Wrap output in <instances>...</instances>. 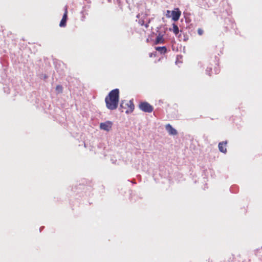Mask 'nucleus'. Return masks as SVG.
<instances>
[{
    "label": "nucleus",
    "instance_id": "0eeeda50",
    "mask_svg": "<svg viewBox=\"0 0 262 262\" xmlns=\"http://www.w3.org/2000/svg\"><path fill=\"white\" fill-rule=\"evenodd\" d=\"M177 11H172L171 12V16H172V19L174 21H177L180 18L181 14V12L179 11V9H177Z\"/></svg>",
    "mask_w": 262,
    "mask_h": 262
},
{
    "label": "nucleus",
    "instance_id": "7ed1b4c3",
    "mask_svg": "<svg viewBox=\"0 0 262 262\" xmlns=\"http://www.w3.org/2000/svg\"><path fill=\"white\" fill-rule=\"evenodd\" d=\"M139 107L141 111L146 113H151L154 110L153 106L147 102H141Z\"/></svg>",
    "mask_w": 262,
    "mask_h": 262
},
{
    "label": "nucleus",
    "instance_id": "39448f33",
    "mask_svg": "<svg viewBox=\"0 0 262 262\" xmlns=\"http://www.w3.org/2000/svg\"><path fill=\"white\" fill-rule=\"evenodd\" d=\"M68 19V8L67 6L65 7L64 13L62 18L60 22L59 26L60 27H64L66 26V23Z\"/></svg>",
    "mask_w": 262,
    "mask_h": 262
},
{
    "label": "nucleus",
    "instance_id": "ddd939ff",
    "mask_svg": "<svg viewBox=\"0 0 262 262\" xmlns=\"http://www.w3.org/2000/svg\"><path fill=\"white\" fill-rule=\"evenodd\" d=\"M198 33L199 35H202L204 33V31L201 28H199L198 29Z\"/></svg>",
    "mask_w": 262,
    "mask_h": 262
},
{
    "label": "nucleus",
    "instance_id": "423d86ee",
    "mask_svg": "<svg viewBox=\"0 0 262 262\" xmlns=\"http://www.w3.org/2000/svg\"><path fill=\"white\" fill-rule=\"evenodd\" d=\"M165 128L169 135H176L178 134L176 129L173 128L172 126L169 124H168L165 126Z\"/></svg>",
    "mask_w": 262,
    "mask_h": 262
},
{
    "label": "nucleus",
    "instance_id": "f03ea898",
    "mask_svg": "<svg viewBox=\"0 0 262 262\" xmlns=\"http://www.w3.org/2000/svg\"><path fill=\"white\" fill-rule=\"evenodd\" d=\"M121 112H124L126 114L132 113L134 110V104L131 100L122 101L120 104Z\"/></svg>",
    "mask_w": 262,
    "mask_h": 262
},
{
    "label": "nucleus",
    "instance_id": "f8f14e48",
    "mask_svg": "<svg viewBox=\"0 0 262 262\" xmlns=\"http://www.w3.org/2000/svg\"><path fill=\"white\" fill-rule=\"evenodd\" d=\"M56 90L59 93H61L63 91L62 86L60 85H58L56 87Z\"/></svg>",
    "mask_w": 262,
    "mask_h": 262
},
{
    "label": "nucleus",
    "instance_id": "f257e3e1",
    "mask_svg": "<svg viewBox=\"0 0 262 262\" xmlns=\"http://www.w3.org/2000/svg\"><path fill=\"white\" fill-rule=\"evenodd\" d=\"M119 90L116 89L112 90L105 98L106 107L110 110H116L118 105Z\"/></svg>",
    "mask_w": 262,
    "mask_h": 262
},
{
    "label": "nucleus",
    "instance_id": "9d476101",
    "mask_svg": "<svg viewBox=\"0 0 262 262\" xmlns=\"http://www.w3.org/2000/svg\"><path fill=\"white\" fill-rule=\"evenodd\" d=\"M156 49L161 53H165L167 51V49L165 47H156Z\"/></svg>",
    "mask_w": 262,
    "mask_h": 262
},
{
    "label": "nucleus",
    "instance_id": "6e6552de",
    "mask_svg": "<svg viewBox=\"0 0 262 262\" xmlns=\"http://www.w3.org/2000/svg\"><path fill=\"white\" fill-rule=\"evenodd\" d=\"M227 144V141H223V142L219 143V149L221 152L224 153V154L226 153V152H227V149H226Z\"/></svg>",
    "mask_w": 262,
    "mask_h": 262
},
{
    "label": "nucleus",
    "instance_id": "9b49d317",
    "mask_svg": "<svg viewBox=\"0 0 262 262\" xmlns=\"http://www.w3.org/2000/svg\"><path fill=\"white\" fill-rule=\"evenodd\" d=\"M173 32L176 34L177 35L179 32V30L178 27L174 24H173Z\"/></svg>",
    "mask_w": 262,
    "mask_h": 262
},
{
    "label": "nucleus",
    "instance_id": "20e7f679",
    "mask_svg": "<svg viewBox=\"0 0 262 262\" xmlns=\"http://www.w3.org/2000/svg\"><path fill=\"white\" fill-rule=\"evenodd\" d=\"M113 125V123L111 121H107L105 122L101 123L100 124V128L101 129L106 130V131H110Z\"/></svg>",
    "mask_w": 262,
    "mask_h": 262
},
{
    "label": "nucleus",
    "instance_id": "4468645a",
    "mask_svg": "<svg viewBox=\"0 0 262 262\" xmlns=\"http://www.w3.org/2000/svg\"><path fill=\"white\" fill-rule=\"evenodd\" d=\"M171 12L169 10H167L166 13V17L169 18L171 17Z\"/></svg>",
    "mask_w": 262,
    "mask_h": 262
},
{
    "label": "nucleus",
    "instance_id": "1a4fd4ad",
    "mask_svg": "<svg viewBox=\"0 0 262 262\" xmlns=\"http://www.w3.org/2000/svg\"><path fill=\"white\" fill-rule=\"evenodd\" d=\"M164 42V40L163 38V36L161 34H159L156 39L155 44L163 43Z\"/></svg>",
    "mask_w": 262,
    "mask_h": 262
},
{
    "label": "nucleus",
    "instance_id": "2eb2a0df",
    "mask_svg": "<svg viewBox=\"0 0 262 262\" xmlns=\"http://www.w3.org/2000/svg\"><path fill=\"white\" fill-rule=\"evenodd\" d=\"M212 69L210 68H207L206 71L209 76L211 75L210 72H211Z\"/></svg>",
    "mask_w": 262,
    "mask_h": 262
}]
</instances>
